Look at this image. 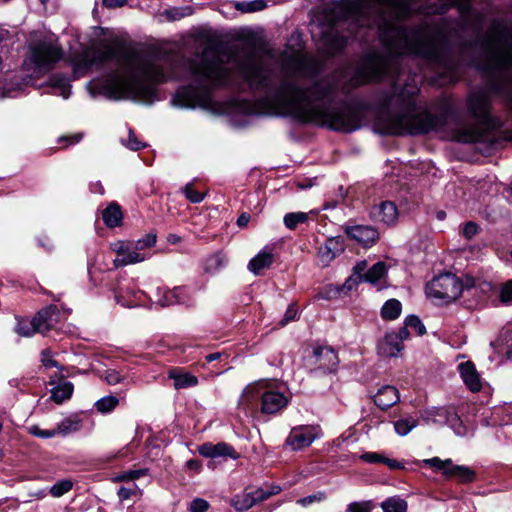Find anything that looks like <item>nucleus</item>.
<instances>
[{"label":"nucleus","mask_w":512,"mask_h":512,"mask_svg":"<svg viewBox=\"0 0 512 512\" xmlns=\"http://www.w3.org/2000/svg\"><path fill=\"white\" fill-rule=\"evenodd\" d=\"M71 61L75 78L84 76L93 67L115 61L118 65L115 73L106 79H93L87 84L93 97L101 95L114 100L151 103L156 96L155 84L187 78L190 84L176 92L172 105L178 108H210L213 88L237 83L235 73L225 67L212 48L168 70L152 58L131 51L119 40L111 39L103 41L94 50L75 54Z\"/></svg>","instance_id":"1"},{"label":"nucleus","mask_w":512,"mask_h":512,"mask_svg":"<svg viewBox=\"0 0 512 512\" xmlns=\"http://www.w3.org/2000/svg\"><path fill=\"white\" fill-rule=\"evenodd\" d=\"M279 62L283 78L276 85L274 72L253 52L236 59L239 77L252 90L266 93L256 105L243 102L241 109L245 114L290 116L342 132L360 128V112L353 108L332 107V89L314 82L319 65L302 53L298 34L292 35Z\"/></svg>","instance_id":"2"},{"label":"nucleus","mask_w":512,"mask_h":512,"mask_svg":"<svg viewBox=\"0 0 512 512\" xmlns=\"http://www.w3.org/2000/svg\"><path fill=\"white\" fill-rule=\"evenodd\" d=\"M331 21H350L357 26L371 27L373 23L381 30V41L388 55L369 54L351 78L352 86L378 81L385 75L397 71L399 56L415 55L428 60H437L439 45L427 27L406 29L392 20L405 17L409 12L408 0H342L333 4Z\"/></svg>","instance_id":"3"},{"label":"nucleus","mask_w":512,"mask_h":512,"mask_svg":"<svg viewBox=\"0 0 512 512\" xmlns=\"http://www.w3.org/2000/svg\"><path fill=\"white\" fill-rule=\"evenodd\" d=\"M445 124L443 116L433 115L426 109L406 102L403 111L390 116L383 124V133L392 135H418L439 131Z\"/></svg>","instance_id":"4"},{"label":"nucleus","mask_w":512,"mask_h":512,"mask_svg":"<svg viewBox=\"0 0 512 512\" xmlns=\"http://www.w3.org/2000/svg\"><path fill=\"white\" fill-rule=\"evenodd\" d=\"M469 115L479 122L477 126H467L451 132L450 139L461 143H476L484 140V131L493 128L495 123L489 113V97L485 91H474L467 97Z\"/></svg>","instance_id":"5"},{"label":"nucleus","mask_w":512,"mask_h":512,"mask_svg":"<svg viewBox=\"0 0 512 512\" xmlns=\"http://www.w3.org/2000/svg\"><path fill=\"white\" fill-rule=\"evenodd\" d=\"M487 70L512 69V29L493 23L485 41Z\"/></svg>","instance_id":"6"},{"label":"nucleus","mask_w":512,"mask_h":512,"mask_svg":"<svg viewBox=\"0 0 512 512\" xmlns=\"http://www.w3.org/2000/svg\"><path fill=\"white\" fill-rule=\"evenodd\" d=\"M63 56V51L54 36L44 37L30 45V54L24 65L36 75L53 68Z\"/></svg>","instance_id":"7"},{"label":"nucleus","mask_w":512,"mask_h":512,"mask_svg":"<svg viewBox=\"0 0 512 512\" xmlns=\"http://www.w3.org/2000/svg\"><path fill=\"white\" fill-rule=\"evenodd\" d=\"M463 291L460 279L452 273L434 277L426 285V295L440 303H449L458 299Z\"/></svg>","instance_id":"8"},{"label":"nucleus","mask_w":512,"mask_h":512,"mask_svg":"<svg viewBox=\"0 0 512 512\" xmlns=\"http://www.w3.org/2000/svg\"><path fill=\"white\" fill-rule=\"evenodd\" d=\"M110 249L116 254L113 265L116 268L141 263L150 258L148 252H138L132 240H117L110 244Z\"/></svg>","instance_id":"9"},{"label":"nucleus","mask_w":512,"mask_h":512,"mask_svg":"<svg viewBox=\"0 0 512 512\" xmlns=\"http://www.w3.org/2000/svg\"><path fill=\"white\" fill-rule=\"evenodd\" d=\"M322 437L323 432L319 425H299L291 429L285 443L291 450L300 451Z\"/></svg>","instance_id":"10"},{"label":"nucleus","mask_w":512,"mask_h":512,"mask_svg":"<svg viewBox=\"0 0 512 512\" xmlns=\"http://www.w3.org/2000/svg\"><path fill=\"white\" fill-rule=\"evenodd\" d=\"M289 403V397L278 390L273 383L266 380L262 393L260 411L264 414H276L282 411Z\"/></svg>","instance_id":"11"},{"label":"nucleus","mask_w":512,"mask_h":512,"mask_svg":"<svg viewBox=\"0 0 512 512\" xmlns=\"http://www.w3.org/2000/svg\"><path fill=\"white\" fill-rule=\"evenodd\" d=\"M424 419L427 423H447L458 436H465L467 429L458 415L449 413L444 409H432L425 412Z\"/></svg>","instance_id":"12"},{"label":"nucleus","mask_w":512,"mask_h":512,"mask_svg":"<svg viewBox=\"0 0 512 512\" xmlns=\"http://www.w3.org/2000/svg\"><path fill=\"white\" fill-rule=\"evenodd\" d=\"M266 385V380H259L248 384L238 401V406L245 412H252L258 407V402L262 401V393Z\"/></svg>","instance_id":"13"},{"label":"nucleus","mask_w":512,"mask_h":512,"mask_svg":"<svg viewBox=\"0 0 512 512\" xmlns=\"http://www.w3.org/2000/svg\"><path fill=\"white\" fill-rule=\"evenodd\" d=\"M190 301V295L185 287H175L171 290L161 287L156 289L155 303L161 307L175 304H188Z\"/></svg>","instance_id":"14"},{"label":"nucleus","mask_w":512,"mask_h":512,"mask_svg":"<svg viewBox=\"0 0 512 512\" xmlns=\"http://www.w3.org/2000/svg\"><path fill=\"white\" fill-rule=\"evenodd\" d=\"M314 364L323 373H331L337 370L339 360L336 352L329 347H317L313 350Z\"/></svg>","instance_id":"15"},{"label":"nucleus","mask_w":512,"mask_h":512,"mask_svg":"<svg viewBox=\"0 0 512 512\" xmlns=\"http://www.w3.org/2000/svg\"><path fill=\"white\" fill-rule=\"evenodd\" d=\"M346 234L364 247H370L379 239L378 231L368 225H353L345 227Z\"/></svg>","instance_id":"16"},{"label":"nucleus","mask_w":512,"mask_h":512,"mask_svg":"<svg viewBox=\"0 0 512 512\" xmlns=\"http://www.w3.org/2000/svg\"><path fill=\"white\" fill-rule=\"evenodd\" d=\"M370 214L375 222H380L385 225L394 224L398 219L397 207L390 201H384L374 206Z\"/></svg>","instance_id":"17"},{"label":"nucleus","mask_w":512,"mask_h":512,"mask_svg":"<svg viewBox=\"0 0 512 512\" xmlns=\"http://www.w3.org/2000/svg\"><path fill=\"white\" fill-rule=\"evenodd\" d=\"M458 370L464 384L471 392H479L482 389V380L473 362L460 363Z\"/></svg>","instance_id":"18"},{"label":"nucleus","mask_w":512,"mask_h":512,"mask_svg":"<svg viewBox=\"0 0 512 512\" xmlns=\"http://www.w3.org/2000/svg\"><path fill=\"white\" fill-rule=\"evenodd\" d=\"M403 348L404 346L400 343L395 331L386 333L377 345L378 354L387 358L398 357Z\"/></svg>","instance_id":"19"},{"label":"nucleus","mask_w":512,"mask_h":512,"mask_svg":"<svg viewBox=\"0 0 512 512\" xmlns=\"http://www.w3.org/2000/svg\"><path fill=\"white\" fill-rule=\"evenodd\" d=\"M200 455L206 458H217V457H231L233 459L238 458L234 448L227 443L220 442L212 444L210 442L204 443L198 447Z\"/></svg>","instance_id":"20"},{"label":"nucleus","mask_w":512,"mask_h":512,"mask_svg":"<svg viewBox=\"0 0 512 512\" xmlns=\"http://www.w3.org/2000/svg\"><path fill=\"white\" fill-rule=\"evenodd\" d=\"M36 330L38 333H45L52 329L58 318V310L50 305L40 310L35 316Z\"/></svg>","instance_id":"21"},{"label":"nucleus","mask_w":512,"mask_h":512,"mask_svg":"<svg viewBox=\"0 0 512 512\" xmlns=\"http://www.w3.org/2000/svg\"><path fill=\"white\" fill-rule=\"evenodd\" d=\"M343 250L344 248L341 238L332 237L327 239L325 243L319 247L318 256L321 262L327 265Z\"/></svg>","instance_id":"22"},{"label":"nucleus","mask_w":512,"mask_h":512,"mask_svg":"<svg viewBox=\"0 0 512 512\" xmlns=\"http://www.w3.org/2000/svg\"><path fill=\"white\" fill-rule=\"evenodd\" d=\"M274 261L272 248L264 247L256 256H254L249 264L248 269L254 275H259L262 270L269 268Z\"/></svg>","instance_id":"23"},{"label":"nucleus","mask_w":512,"mask_h":512,"mask_svg":"<svg viewBox=\"0 0 512 512\" xmlns=\"http://www.w3.org/2000/svg\"><path fill=\"white\" fill-rule=\"evenodd\" d=\"M400 399L399 392L394 386L381 387L374 396V403L381 409L395 405Z\"/></svg>","instance_id":"24"},{"label":"nucleus","mask_w":512,"mask_h":512,"mask_svg":"<svg viewBox=\"0 0 512 512\" xmlns=\"http://www.w3.org/2000/svg\"><path fill=\"white\" fill-rule=\"evenodd\" d=\"M144 291L135 290L133 287H127L122 293L116 296L117 302L123 307L133 308L142 304L143 298H146Z\"/></svg>","instance_id":"25"},{"label":"nucleus","mask_w":512,"mask_h":512,"mask_svg":"<svg viewBox=\"0 0 512 512\" xmlns=\"http://www.w3.org/2000/svg\"><path fill=\"white\" fill-rule=\"evenodd\" d=\"M168 378L174 381L173 386L177 390L195 387L198 384V378L195 375L176 369L169 371Z\"/></svg>","instance_id":"26"},{"label":"nucleus","mask_w":512,"mask_h":512,"mask_svg":"<svg viewBox=\"0 0 512 512\" xmlns=\"http://www.w3.org/2000/svg\"><path fill=\"white\" fill-rule=\"evenodd\" d=\"M81 428V419L77 415H71L69 417L64 418L57 424V427L54 430L55 436H67L71 433L77 432Z\"/></svg>","instance_id":"27"},{"label":"nucleus","mask_w":512,"mask_h":512,"mask_svg":"<svg viewBox=\"0 0 512 512\" xmlns=\"http://www.w3.org/2000/svg\"><path fill=\"white\" fill-rule=\"evenodd\" d=\"M226 262L227 259L225 255L218 251L205 259L203 270L207 274L214 275L226 265Z\"/></svg>","instance_id":"28"},{"label":"nucleus","mask_w":512,"mask_h":512,"mask_svg":"<svg viewBox=\"0 0 512 512\" xmlns=\"http://www.w3.org/2000/svg\"><path fill=\"white\" fill-rule=\"evenodd\" d=\"M446 476L448 477H456L460 482L470 483L475 478L474 471L463 465H455L451 462L449 470L446 472Z\"/></svg>","instance_id":"29"},{"label":"nucleus","mask_w":512,"mask_h":512,"mask_svg":"<svg viewBox=\"0 0 512 512\" xmlns=\"http://www.w3.org/2000/svg\"><path fill=\"white\" fill-rule=\"evenodd\" d=\"M102 217L106 226L110 228L119 226L122 221L120 206L116 203H111L106 209H104Z\"/></svg>","instance_id":"30"},{"label":"nucleus","mask_w":512,"mask_h":512,"mask_svg":"<svg viewBox=\"0 0 512 512\" xmlns=\"http://www.w3.org/2000/svg\"><path fill=\"white\" fill-rule=\"evenodd\" d=\"M73 384L65 381L51 390V398L54 402L61 404L65 400L70 399L73 393Z\"/></svg>","instance_id":"31"},{"label":"nucleus","mask_w":512,"mask_h":512,"mask_svg":"<svg viewBox=\"0 0 512 512\" xmlns=\"http://www.w3.org/2000/svg\"><path fill=\"white\" fill-rule=\"evenodd\" d=\"M381 508L383 512H407L408 504L404 499L393 496L383 501Z\"/></svg>","instance_id":"32"},{"label":"nucleus","mask_w":512,"mask_h":512,"mask_svg":"<svg viewBox=\"0 0 512 512\" xmlns=\"http://www.w3.org/2000/svg\"><path fill=\"white\" fill-rule=\"evenodd\" d=\"M402 305L397 299H390L385 302L381 309V316L386 320H394L401 314Z\"/></svg>","instance_id":"33"},{"label":"nucleus","mask_w":512,"mask_h":512,"mask_svg":"<svg viewBox=\"0 0 512 512\" xmlns=\"http://www.w3.org/2000/svg\"><path fill=\"white\" fill-rule=\"evenodd\" d=\"M15 332L22 337H32L35 333H38L36 330L35 318L33 317L31 320L24 318L17 319Z\"/></svg>","instance_id":"34"},{"label":"nucleus","mask_w":512,"mask_h":512,"mask_svg":"<svg viewBox=\"0 0 512 512\" xmlns=\"http://www.w3.org/2000/svg\"><path fill=\"white\" fill-rule=\"evenodd\" d=\"M386 274V266L383 262H378L374 264L367 273L362 276V280L365 282H369L372 284H376L379 280H381Z\"/></svg>","instance_id":"35"},{"label":"nucleus","mask_w":512,"mask_h":512,"mask_svg":"<svg viewBox=\"0 0 512 512\" xmlns=\"http://www.w3.org/2000/svg\"><path fill=\"white\" fill-rule=\"evenodd\" d=\"M53 93L67 99L71 93V85L64 77H54L51 79Z\"/></svg>","instance_id":"36"},{"label":"nucleus","mask_w":512,"mask_h":512,"mask_svg":"<svg viewBox=\"0 0 512 512\" xmlns=\"http://www.w3.org/2000/svg\"><path fill=\"white\" fill-rule=\"evenodd\" d=\"M418 425V421L413 417H406L399 419L394 422L395 432L399 436H406L409 434L416 426Z\"/></svg>","instance_id":"37"},{"label":"nucleus","mask_w":512,"mask_h":512,"mask_svg":"<svg viewBox=\"0 0 512 512\" xmlns=\"http://www.w3.org/2000/svg\"><path fill=\"white\" fill-rule=\"evenodd\" d=\"M119 404V399L113 395H108L100 398L95 402V408L102 414L110 413Z\"/></svg>","instance_id":"38"},{"label":"nucleus","mask_w":512,"mask_h":512,"mask_svg":"<svg viewBox=\"0 0 512 512\" xmlns=\"http://www.w3.org/2000/svg\"><path fill=\"white\" fill-rule=\"evenodd\" d=\"M232 505L237 511H245L255 504L251 492H243L232 499Z\"/></svg>","instance_id":"39"},{"label":"nucleus","mask_w":512,"mask_h":512,"mask_svg":"<svg viewBox=\"0 0 512 512\" xmlns=\"http://www.w3.org/2000/svg\"><path fill=\"white\" fill-rule=\"evenodd\" d=\"M234 7L242 13H252L263 10L266 7V3L264 0L244 1L236 2Z\"/></svg>","instance_id":"40"},{"label":"nucleus","mask_w":512,"mask_h":512,"mask_svg":"<svg viewBox=\"0 0 512 512\" xmlns=\"http://www.w3.org/2000/svg\"><path fill=\"white\" fill-rule=\"evenodd\" d=\"M156 239V234L148 233L136 241L132 240V243L138 252H147L148 249L155 246Z\"/></svg>","instance_id":"41"},{"label":"nucleus","mask_w":512,"mask_h":512,"mask_svg":"<svg viewBox=\"0 0 512 512\" xmlns=\"http://www.w3.org/2000/svg\"><path fill=\"white\" fill-rule=\"evenodd\" d=\"M72 488L73 481L70 479H63L50 487V494L55 498H59L68 493Z\"/></svg>","instance_id":"42"},{"label":"nucleus","mask_w":512,"mask_h":512,"mask_svg":"<svg viewBox=\"0 0 512 512\" xmlns=\"http://www.w3.org/2000/svg\"><path fill=\"white\" fill-rule=\"evenodd\" d=\"M307 220V214L304 212H291L284 216L285 226L292 230L297 227L298 224L304 223Z\"/></svg>","instance_id":"43"},{"label":"nucleus","mask_w":512,"mask_h":512,"mask_svg":"<svg viewBox=\"0 0 512 512\" xmlns=\"http://www.w3.org/2000/svg\"><path fill=\"white\" fill-rule=\"evenodd\" d=\"M404 324L409 327L410 330H413L418 336H422L426 333L424 324L421 322L419 317L415 315L407 316L405 318Z\"/></svg>","instance_id":"44"},{"label":"nucleus","mask_w":512,"mask_h":512,"mask_svg":"<svg viewBox=\"0 0 512 512\" xmlns=\"http://www.w3.org/2000/svg\"><path fill=\"white\" fill-rule=\"evenodd\" d=\"M280 487H273L270 490H264L263 488L255 489L254 491H250L253 496L254 504L265 501L270 496L279 493Z\"/></svg>","instance_id":"45"},{"label":"nucleus","mask_w":512,"mask_h":512,"mask_svg":"<svg viewBox=\"0 0 512 512\" xmlns=\"http://www.w3.org/2000/svg\"><path fill=\"white\" fill-rule=\"evenodd\" d=\"M451 462H452L451 459L441 460L438 457H433V458H430V459H425L423 461V463L425 465L430 466V467H435L436 469L442 471L443 474H445V475H446L447 470H449Z\"/></svg>","instance_id":"46"},{"label":"nucleus","mask_w":512,"mask_h":512,"mask_svg":"<svg viewBox=\"0 0 512 512\" xmlns=\"http://www.w3.org/2000/svg\"><path fill=\"white\" fill-rule=\"evenodd\" d=\"M193 13V10L191 7H185V8H174L167 10L165 12L167 18L172 21L180 20L181 18L185 16H189Z\"/></svg>","instance_id":"47"},{"label":"nucleus","mask_w":512,"mask_h":512,"mask_svg":"<svg viewBox=\"0 0 512 512\" xmlns=\"http://www.w3.org/2000/svg\"><path fill=\"white\" fill-rule=\"evenodd\" d=\"M183 192L186 198L192 203H200L204 199V194L194 190L191 184H187Z\"/></svg>","instance_id":"48"},{"label":"nucleus","mask_w":512,"mask_h":512,"mask_svg":"<svg viewBox=\"0 0 512 512\" xmlns=\"http://www.w3.org/2000/svg\"><path fill=\"white\" fill-rule=\"evenodd\" d=\"M28 432L31 435L38 437V438L49 439V438L55 437V432L53 429L43 430L38 425H32V426L28 427Z\"/></svg>","instance_id":"49"},{"label":"nucleus","mask_w":512,"mask_h":512,"mask_svg":"<svg viewBox=\"0 0 512 512\" xmlns=\"http://www.w3.org/2000/svg\"><path fill=\"white\" fill-rule=\"evenodd\" d=\"M500 301L504 304L512 303V280L507 281L501 287L499 294Z\"/></svg>","instance_id":"50"},{"label":"nucleus","mask_w":512,"mask_h":512,"mask_svg":"<svg viewBox=\"0 0 512 512\" xmlns=\"http://www.w3.org/2000/svg\"><path fill=\"white\" fill-rule=\"evenodd\" d=\"M209 508V503L202 498H195L189 504V512H206Z\"/></svg>","instance_id":"51"},{"label":"nucleus","mask_w":512,"mask_h":512,"mask_svg":"<svg viewBox=\"0 0 512 512\" xmlns=\"http://www.w3.org/2000/svg\"><path fill=\"white\" fill-rule=\"evenodd\" d=\"M104 379L109 385H116L123 382L125 377L116 370H107Z\"/></svg>","instance_id":"52"},{"label":"nucleus","mask_w":512,"mask_h":512,"mask_svg":"<svg viewBox=\"0 0 512 512\" xmlns=\"http://www.w3.org/2000/svg\"><path fill=\"white\" fill-rule=\"evenodd\" d=\"M22 89L21 84L16 86H8L0 88V98H13L16 97Z\"/></svg>","instance_id":"53"},{"label":"nucleus","mask_w":512,"mask_h":512,"mask_svg":"<svg viewBox=\"0 0 512 512\" xmlns=\"http://www.w3.org/2000/svg\"><path fill=\"white\" fill-rule=\"evenodd\" d=\"M368 502H352L347 506L346 512H370Z\"/></svg>","instance_id":"54"},{"label":"nucleus","mask_w":512,"mask_h":512,"mask_svg":"<svg viewBox=\"0 0 512 512\" xmlns=\"http://www.w3.org/2000/svg\"><path fill=\"white\" fill-rule=\"evenodd\" d=\"M298 314V310L296 308L295 305H290L285 314H284V317L283 319L280 321V325L281 326H285L286 324H288L289 322L293 321L296 319V316Z\"/></svg>","instance_id":"55"},{"label":"nucleus","mask_w":512,"mask_h":512,"mask_svg":"<svg viewBox=\"0 0 512 512\" xmlns=\"http://www.w3.org/2000/svg\"><path fill=\"white\" fill-rule=\"evenodd\" d=\"M136 491H137L136 485H133V487H131V488L120 487L118 489L117 495L121 501H125V500H128L129 498H131L133 495H135Z\"/></svg>","instance_id":"56"},{"label":"nucleus","mask_w":512,"mask_h":512,"mask_svg":"<svg viewBox=\"0 0 512 512\" xmlns=\"http://www.w3.org/2000/svg\"><path fill=\"white\" fill-rule=\"evenodd\" d=\"M125 146H127L129 149L131 150H139L141 149L142 147L145 146V144H143L142 142H140L136 136L134 135V133L132 132V130L129 131V136H128V140L126 143H124Z\"/></svg>","instance_id":"57"},{"label":"nucleus","mask_w":512,"mask_h":512,"mask_svg":"<svg viewBox=\"0 0 512 512\" xmlns=\"http://www.w3.org/2000/svg\"><path fill=\"white\" fill-rule=\"evenodd\" d=\"M41 361L46 368L58 367V363L53 359L49 350L42 351Z\"/></svg>","instance_id":"58"},{"label":"nucleus","mask_w":512,"mask_h":512,"mask_svg":"<svg viewBox=\"0 0 512 512\" xmlns=\"http://www.w3.org/2000/svg\"><path fill=\"white\" fill-rule=\"evenodd\" d=\"M478 230H479V227H478V225L476 223L468 222V223L465 224V226L463 228V235L467 239H471L472 237H474L478 233Z\"/></svg>","instance_id":"59"},{"label":"nucleus","mask_w":512,"mask_h":512,"mask_svg":"<svg viewBox=\"0 0 512 512\" xmlns=\"http://www.w3.org/2000/svg\"><path fill=\"white\" fill-rule=\"evenodd\" d=\"M324 498H325L324 493L319 492L318 494L309 495L307 497L299 499L298 503L301 504L302 506H307V505L312 504L315 501H321Z\"/></svg>","instance_id":"60"},{"label":"nucleus","mask_w":512,"mask_h":512,"mask_svg":"<svg viewBox=\"0 0 512 512\" xmlns=\"http://www.w3.org/2000/svg\"><path fill=\"white\" fill-rule=\"evenodd\" d=\"M346 44V37H337L331 47L327 48L328 53L335 54L339 52Z\"/></svg>","instance_id":"61"},{"label":"nucleus","mask_w":512,"mask_h":512,"mask_svg":"<svg viewBox=\"0 0 512 512\" xmlns=\"http://www.w3.org/2000/svg\"><path fill=\"white\" fill-rule=\"evenodd\" d=\"M383 455L375 453V452H368L361 456V459L368 463H382Z\"/></svg>","instance_id":"62"},{"label":"nucleus","mask_w":512,"mask_h":512,"mask_svg":"<svg viewBox=\"0 0 512 512\" xmlns=\"http://www.w3.org/2000/svg\"><path fill=\"white\" fill-rule=\"evenodd\" d=\"M148 473L147 469H136V470H129L126 471V476L128 481H132L135 479H138L142 476H145Z\"/></svg>","instance_id":"63"},{"label":"nucleus","mask_w":512,"mask_h":512,"mask_svg":"<svg viewBox=\"0 0 512 512\" xmlns=\"http://www.w3.org/2000/svg\"><path fill=\"white\" fill-rule=\"evenodd\" d=\"M362 281V275H356V276H352V277H349L345 283H344V287L347 289V290H352L354 287H356L358 285L359 282Z\"/></svg>","instance_id":"64"}]
</instances>
